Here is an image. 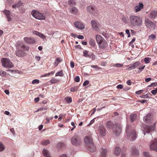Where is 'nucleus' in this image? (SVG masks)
<instances>
[{"label":"nucleus","instance_id":"1","mask_svg":"<svg viewBox=\"0 0 157 157\" xmlns=\"http://www.w3.org/2000/svg\"><path fill=\"white\" fill-rule=\"evenodd\" d=\"M106 126L108 129H113L114 132L116 136H118L121 131V127L120 124H115L111 121H107Z\"/></svg>","mask_w":157,"mask_h":157},{"label":"nucleus","instance_id":"2","mask_svg":"<svg viewBox=\"0 0 157 157\" xmlns=\"http://www.w3.org/2000/svg\"><path fill=\"white\" fill-rule=\"evenodd\" d=\"M129 21L130 25L134 27L141 26L143 24V20L140 17L132 15L129 17Z\"/></svg>","mask_w":157,"mask_h":157},{"label":"nucleus","instance_id":"3","mask_svg":"<svg viewBox=\"0 0 157 157\" xmlns=\"http://www.w3.org/2000/svg\"><path fill=\"white\" fill-rule=\"evenodd\" d=\"M84 141L88 150L90 151L94 152L96 151V147L93 143V139L90 134L84 138Z\"/></svg>","mask_w":157,"mask_h":157},{"label":"nucleus","instance_id":"4","mask_svg":"<svg viewBox=\"0 0 157 157\" xmlns=\"http://www.w3.org/2000/svg\"><path fill=\"white\" fill-rule=\"evenodd\" d=\"M18 50L16 52V55L19 57L25 56L26 54L25 51H27L29 49V47L25 46L23 43H20L17 46Z\"/></svg>","mask_w":157,"mask_h":157},{"label":"nucleus","instance_id":"5","mask_svg":"<svg viewBox=\"0 0 157 157\" xmlns=\"http://www.w3.org/2000/svg\"><path fill=\"white\" fill-rule=\"evenodd\" d=\"M126 134L129 140L131 141L134 140L136 138V133L135 130L132 129L130 126L127 125L126 128Z\"/></svg>","mask_w":157,"mask_h":157},{"label":"nucleus","instance_id":"6","mask_svg":"<svg viewBox=\"0 0 157 157\" xmlns=\"http://www.w3.org/2000/svg\"><path fill=\"white\" fill-rule=\"evenodd\" d=\"M96 40L99 48L104 49L108 46V44L105 39L99 35H95Z\"/></svg>","mask_w":157,"mask_h":157},{"label":"nucleus","instance_id":"7","mask_svg":"<svg viewBox=\"0 0 157 157\" xmlns=\"http://www.w3.org/2000/svg\"><path fill=\"white\" fill-rule=\"evenodd\" d=\"M71 141L72 144L75 146H78L82 144L81 138L78 135H75L71 138Z\"/></svg>","mask_w":157,"mask_h":157},{"label":"nucleus","instance_id":"8","mask_svg":"<svg viewBox=\"0 0 157 157\" xmlns=\"http://www.w3.org/2000/svg\"><path fill=\"white\" fill-rule=\"evenodd\" d=\"M156 123H155L153 125L151 126L144 125L142 127V129L144 132V134H145V133H149L154 131V129L155 127Z\"/></svg>","mask_w":157,"mask_h":157},{"label":"nucleus","instance_id":"9","mask_svg":"<svg viewBox=\"0 0 157 157\" xmlns=\"http://www.w3.org/2000/svg\"><path fill=\"white\" fill-rule=\"evenodd\" d=\"M2 63L3 66L6 68H11L13 66L12 63L7 58H3L2 59Z\"/></svg>","mask_w":157,"mask_h":157},{"label":"nucleus","instance_id":"10","mask_svg":"<svg viewBox=\"0 0 157 157\" xmlns=\"http://www.w3.org/2000/svg\"><path fill=\"white\" fill-rule=\"evenodd\" d=\"M32 15L35 18L40 20H44L45 17L42 13L36 10H33L32 12Z\"/></svg>","mask_w":157,"mask_h":157},{"label":"nucleus","instance_id":"11","mask_svg":"<svg viewBox=\"0 0 157 157\" xmlns=\"http://www.w3.org/2000/svg\"><path fill=\"white\" fill-rule=\"evenodd\" d=\"M145 25L148 28L151 29H155V24L151 21L148 18H146L145 20Z\"/></svg>","mask_w":157,"mask_h":157},{"label":"nucleus","instance_id":"12","mask_svg":"<svg viewBox=\"0 0 157 157\" xmlns=\"http://www.w3.org/2000/svg\"><path fill=\"white\" fill-rule=\"evenodd\" d=\"M150 149L157 152V139L151 140L150 144Z\"/></svg>","mask_w":157,"mask_h":157},{"label":"nucleus","instance_id":"13","mask_svg":"<svg viewBox=\"0 0 157 157\" xmlns=\"http://www.w3.org/2000/svg\"><path fill=\"white\" fill-rule=\"evenodd\" d=\"M87 11L90 13L95 15L97 13V9L94 6L90 5L87 7Z\"/></svg>","mask_w":157,"mask_h":157},{"label":"nucleus","instance_id":"14","mask_svg":"<svg viewBox=\"0 0 157 157\" xmlns=\"http://www.w3.org/2000/svg\"><path fill=\"white\" fill-rule=\"evenodd\" d=\"M145 122L148 124H150L153 120L152 115L150 113H148L144 118Z\"/></svg>","mask_w":157,"mask_h":157},{"label":"nucleus","instance_id":"15","mask_svg":"<svg viewBox=\"0 0 157 157\" xmlns=\"http://www.w3.org/2000/svg\"><path fill=\"white\" fill-rule=\"evenodd\" d=\"M92 28L95 30H98V29L99 24L98 21L95 20H92L91 21Z\"/></svg>","mask_w":157,"mask_h":157},{"label":"nucleus","instance_id":"16","mask_svg":"<svg viewBox=\"0 0 157 157\" xmlns=\"http://www.w3.org/2000/svg\"><path fill=\"white\" fill-rule=\"evenodd\" d=\"M24 40L25 42L27 44H31L35 42V40L33 38L25 37Z\"/></svg>","mask_w":157,"mask_h":157},{"label":"nucleus","instance_id":"17","mask_svg":"<svg viewBox=\"0 0 157 157\" xmlns=\"http://www.w3.org/2000/svg\"><path fill=\"white\" fill-rule=\"evenodd\" d=\"M140 63L139 62H136L131 66L127 68L126 69L128 70H130L132 69H134L139 66L140 65Z\"/></svg>","mask_w":157,"mask_h":157},{"label":"nucleus","instance_id":"18","mask_svg":"<svg viewBox=\"0 0 157 157\" xmlns=\"http://www.w3.org/2000/svg\"><path fill=\"white\" fill-rule=\"evenodd\" d=\"M83 56L85 57L93 58L94 57V55L93 53H89V52L85 50L83 51Z\"/></svg>","mask_w":157,"mask_h":157},{"label":"nucleus","instance_id":"19","mask_svg":"<svg viewBox=\"0 0 157 157\" xmlns=\"http://www.w3.org/2000/svg\"><path fill=\"white\" fill-rule=\"evenodd\" d=\"M3 13L6 15V16L8 19V21H10L12 20L11 18L10 17V11L7 10H5L3 11Z\"/></svg>","mask_w":157,"mask_h":157},{"label":"nucleus","instance_id":"20","mask_svg":"<svg viewBox=\"0 0 157 157\" xmlns=\"http://www.w3.org/2000/svg\"><path fill=\"white\" fill-rule=\"evenodd\" d=\"M144 8V5L142 2L139 3V5L135 7V10L136 12H137L140 11Z\"/></svg>","mask_w":157,"mask_h":157},{"label":"nucleus","instance_id":"21","mask_svg":"<svg viewBox=\"0 0 157 157\" xmlns=\"http://www.w3.org/2000/svg\"><path fill=\"white\" fill-rule=\"evenodd\" d=\"M75 26L78 29H83L84 28V26L83 24L80 22L76 21L74 23Z\"/></svg>","mask_w":157,"mask_h":157},{"label":"nucleus","instance_id":"22","mask_svg":"<svg viewBox=\"0 0 157 157\" xmlns=\"http://www.w3.org/2000/svg\"><path fill=\"white\" fill-rule=\"evenodd\" d=\"M108 152L107 149L102 148L100 151L101 157H106Z\"/></svg>","mask_w":157,"mask_h":157},{"label":"nucleus","instance_id":"23","mask_svg":"<svg viewBox=\"0 0 157 157\" xmlns=\"http://www.w3.org/2000/svg\"><path fill=\"white\" fill-rule=\"evenodd\" d=\"M33 34H35L43 39L46 38V36L42 33L38 31H34L33 32Z\"/></svg>","mask_w":157,"mask_h":157},{"label":"nucleus","instance_id":"24","mask_svg":"<svg viewBox=\"0 0 157 157\" xmlns=\"http://www.w3.org/2000/svg\"><path fill=\"white\" fill-rule=\"evenodd\" d=\"M121 19L125 24L128 23V18L127 15H122L121 16Z\"/></svg>","mask_w":157,"mask_h":157},{"label":"nucleus","instance_id":"25","mask_svg":"<svg viewBox=\"0 0 157 157\" xmlns=\"http://www.w3.org/2000/svg\"><path fill=\"white\" fill-rule=\"evenodd\" d=\"M99 130L100 134L102 136H104L106 134L105 130L104 127L102 126H100Z\"/></svg>","mask_w":157,"mask_h":157},{"label":"nucleus","instance_id":"26","mask_svg":"<svg viewBox=\"0 0 157 157\" xmlns=\"http://www.w3.org/2000/svg\"><path fill=\"white\" fill-rule=\"evenodd\" d=\"M121 152V149L118 147H115L114 151V154L116 155H120Z\"/></svg>","mask_w":157,"mask_h":157},{"label":"nucleus","instance_id":"27","mask_svg":"<svg viewBox=\"0 0 157 157\" xmlns=\"http://www.w3.org/2000/svg\"><path fill=\"white\" fill-rule=\"evenodd\" d=\"M70 11L72 14L75 15L77 14L78 12V9L75 7H73L71 8Z\"/></svg>","mask_w":157,"mask_h":157},{"label":"nucleus","instance_id":"28","mask_svg":"<svg viewBox=\"0 0 157 157\" xmlns=\"http://www.w3.org/2000/svg\"><path fill=\"white\" fill-rule=\"evenodd\" d=\"M43 154L44 156L46 157H51L49 151L45 148L43 149Z\"/></svg>","mask_w":157,"mask_h":157},{"label":"nucleus","instance_id":"29","mask_svg":"<svg viewBox=\"0 0 157 157\" xmlns=\"http://www.w3.org/2000/svg\"><path fill=\"white\" fill-rule=\"evenodd\" d=\"M150 16L151 18H155L157 17V10L156 11H152L150 14Z\"/></svg>","mask_w":157,"mask_h":157},{"label":"nucleus","instance_id":"30","mask_svg":"<svg viewBox=\"0 0 157 157\" xmlns=\"http://www.w3.org/2000/svg\"><path fill=\"white\" fill-rule=\"evenodd\" d=\"M62 61V59L60 57H57L55 61L54 65L55 67L57 66L59 63L61 62Z\"/></svg>","mask_w":157,"mask_h":157},{"label":"nucleus","instance_id":"31","mask_svg":"<svg viewBox=\"0 0 157 157\" xmlns=\"http://www.w3.org/2000/svg\"><path fill=\"white\" fill-rule=\"evenodd\" d=\"M131 151L133 155H137L138 153V151L135 147H132L131 149Z\"/></svg>","mask_w":157,"mask_h":157},{"label":"nucleus","instance_id":"32","mask_svg":"<svg viewBox=\"0 0 157 157\" xmlns=\"http://www.w3.org/2000/svg\"><path fill=\"white\" fill-rule=\"evenodd\" d=\"M22 3L21 1H19L17 3H16L12 6V7L13 8H18L19 6L21 5Z\"/></svg>","mask_w":157,"mask_h":157},{"label":"nucleus","instance_id":"33","mask_svg":"<svg viewBox=\"0 0 157 157\" xmlns=\"http://www.w3.org/2000/svg\"><path fill=\"white\" fill-rule=\"evenodd\" d=\"M136 117L137 115L136 114H133L131 115L130 116V119L131 122H132L134 121L136 119Z\"/></svg>","mask_w":157,"mask_h":157},{"label":"nucleus","instance_id":"34","mask_svg":"<svg viewBox=\"0 0 157 157\" xmlns=\"http://www.w3.org/2000/svg\"><path fill=\"white\" fill-rule=\"evenodd\" d=\"M59 81L56 78H54L51 79L50 81V82L51 84H55L58 82Z\"/></svg>","mask_w":157,"mask_h":157},{"label":"nucleus","instance_id":"35","mask_svg":"<svg viewBox=\"0 0 157 157\" xmlns=\"http://www.w3.org/2000/svg\"><path fill=\"white\" fill-rule=\"evenodd\" d=\"M68 3L70 6H74L76 5V2L74 0H69Z\"/></svg>","mask_w":157,"mask_h":157},{"label":"nucleus","instance_id":"36","mask_svg":"<svg viewBox=\"0 0 157 157\" xmlns=\"http://www.w3.org/2000/svg\"><path fill=\"white\" fill-rule=\"evenodd\" d=\"M50 143V142L48 140H44L41 142V143L42 145H46L49 144Z\"/></svg>","mask_w":157,"mask_h":157},{"label":"nucleus","instance_id":"37","mask_svg":"<svg viewBox=\"0 0 157 157\" xmlns=\"http://www.w3.org/2000/svg\"><path fill=\"white\" fill-rule=\"evenodd\" d=\"M89 43L90 45L92 47H94L96 44V43L94 40L93 39H90L89 41Z\"/></svg>","mask_w":157,"mask_h":157},{"label":"nucleus","instance_id":"38","mask_svg":"<svg viewBox=\"0 0 157 157\" xmlns=\"http://www.w3.org/2000/svg\"><path fill=\"white\" fill-rule=\"evenodd\" d=\"M56 76H59L61 77L63 76V71L62 70L60 71L59 72L56 73Z\"/></svg>","mask_w":157,"mask_h":157},{"label":"nucleus","instance_id":"39","mask_svg":"<svg viewBox=\"0 0 157 157\" xmlns=\"http://www.w3.org/2000/svg\"><path fill=\"white\" fill-rule=\"evenodd\" d=\"M65 100L68 103H71L72 101V98L70 97H66L65 98Z\"/></svg>","mask_w":157,"mask_h":157},{"label":"nucleus","instance_id":"40","mask_svg":"<svg viewBox=\"0 0 157 157\" xmlns=\"http://www.w3.org/2000/svg\"><path fill=\"white\" fill-rule=\"evenodd\" d=\"M145 67V65L141 67L140 66V67H139V68H138L139 70L137 71V72L138 73H140V72L144 69Z\"/></svg>","mask_w":157,"mask_h":157},{"label":"nucleus","instance_id":"41","mask_svg":"<svg viewBox=\"0 0 157 157\" xmlns=\"http://www.w3.org/2000/svg\"><path fill=\"white\" fill-rule=\"evenodd\" d=\"M151 59V58L150 57H146L144 59V61L145 63L146 64L150 62V60Z\"/></svg>","mask_w":157,"mask_h":157},{"label":"nucleus","instance_id":"42","mask_svg":"<svg viewBox=\"0 0 157 157\" xmlns=\"http://www.w3.org/2000/svg\"><path fill=\"white\" fill-rule=\"evenodd\" d=\"M78 88V87L77 86H74L73 87H71L70 89V91L71 92H74L77 90Z\"/></svg>","mask_w":157,"mask_h":157},{"label":"nucleus","instance_id":"43","mask_svg":"<svg viewBox=\"0 0 157 157\" xmlns=\"http://www.w3.org/2000/svg\"><path fill=\"white\" fill-rule=\"evenodd\" d=\"M5 149L4 145L0 142V151H3Z\"/></svg>","mask_w":157,"mask_h":157},{"label":"nucleus","instance_id":"44","mask_svg":"<svg viewBox=\"0 0 157 157\" xmlns=\"http://www.w3.org/2000/svg\"><path fill=\"white\" fill-rule=\"evenodd\" d=\"M144 157H151L149 154L147 152H144Z\"/></svg>","mask_w":157,"mask_h":157},{"label":"nucleus","instance_id":"45","mask_svg":"<svg viewBox=\"0 0 157 157\" xmlns=\"http://www.w3.org/2000/svg\"><path fill=\"white\" fill-rule=\"evenodd\" d=\"M6 73L4 71H0V75L2 76H5L6 75Z\"/></svg>","mask_w":157,"mask_h":157},{"label":"nucleus","instance_id":"46","mask_svg":"<svg viewBox=\"0 0 157 157\" xmlns=\"http://www.w3.org/2000/svg\"><path fill=\"white\" fill-rule=\"evenodd\" d=\"M113 66L114 67H121L123 66V65L121 64L117 63L114 64Z\"/></svg>","mask_w":157,"mask_h":157},{"label":"nucleus","instance_id":"47","mask_svg":"<svg viewBox=\"0 0 157 157\" xmlns=\"http://www.w3.org/2000/svg\"><path fill=\"white\" fill-rule=\"evenodd\" d=\"M39 82V80L37 79H35L33 81L32 83L33 84L35 83L38 84Z\"/></svg>","mask_w":157,"mask_h":157},{"label":"nucleus","instance_id":"48","mask_svg":"<svg viewBox=\"0 0 157 157\" xmlns=\"http://www.w3.org/2000/svg\"><path fill=\"white\" fill-rule=\"evenodd\" d=\"M74 80L77 82H78L80 80V78L78 76H77L74 78Z\"/></svg>","mask_w":157,"mask_h":157},{"label":"nucleus","instance_id":"49","mask_svg":"<svg viewBox=\"0 0 157 157\" xmlns=\"http://www.w3.org/2000/svg\"><path fill=\"white\" fill-rule=\"evenodd\" d=\"M140 97L142 98H149L148 94H147L146 95L140 96Z\"/></svg>","mask_w":157,"mask_h":157},{"label":"nucleus","instance_id":"50","mask_svg":"<svg viewBox=\"0 0 157 157\" xmlns=\"http://www.w3.org/2000/svg\"><path fill=\"white\" fill-rule=\"evenodd\" d=\"M156 38V36L154 35H151L149 36V38L151 39H154Z\"/></svg>","mask_w":157,"mask_h":157},{"label":"nucleus","instance_id":"51","mask_svg":"<svg viewBox=\"0 0 157 157\" xmlns=\"http://www.w3.org/2000/svg\"><path fill=\"white\" fill-rule=\"evenodd\" d=\"M89 81L88 80H86L85 81V82H84L83 85L84 86H86L88 85L89 84Z\"/></svg>","mask_w":157,"mask_h":157},{"label":"nucleus","instance_id":"52","mask_svg":"<svg viewBox=\"0 0 157 157\" xmlns=\"http://www.w3.org/2000/svg\"><path fill=\"white\" fill-rule=\"evenodd\" d=\"M123 86L122 84H119L117 86V88L119 89H122L123 88Z\"/></svg>","mask_w":157,"mask_h":157},{"label":"nucleus","instance_id":"53","mask_svg":"<svg viewBox=\"0 0 157 157\" xmlns=\"http://www.w3.org/2000/svg\"><path fill=\"white\" fill-rule=\"evenodd\" d=\"M143 91V90H140L136 92V94H140Z\"/></svg>","mask_w":157,"mask_h":157},{"label":"nucleus","instance_id":"54","mask_svg":"<svg viewBox=\"0 0 157 157\" xmlns=\"http://www.w3.org/2000/svg\"><path fill=\"white\" fill-rule=\"evenodd\" d=\"M64 146V144L61 143H59L58 144V147H62Z\"/></svg>","mask_w":157,"mask_h":157},{"label":"nucleus","instance_id":"55","mask_svg":"<svg viewBox=\"0 0 157 157\" xmlns=\"http://www.w3.org/2000/svg\"><path fill=\"white\" fill-rule=\"evenodd\" d=\"M126 33L128 35V37H129L130 36V34L129 30L128 29H126Z\"/></svg>","mask_w":157,"mask_h":157},{"label":"nucleus","instance_id":"56","mask_svg":"<svg viewBox=\"0 0 157 157\" xmlns=\"http://www.w3.org/2000/svg\"><path fill=\"white\" fill-rule=\"evenodd\" d=\"M126 83L128 85L130 86L131 85L132 82L130 80H128L127 81Z\"/></svg>","mask_w":157,"mask_h":157},{"label":"nucleus","instance_id":"57","mask_svg":"<svg viewBox=\"0 0 157 157\" xmlns=\"http://www.w3.org/2000/svg\"><path fill=\"white\" fill-rule=\"evenodd\" d=\"M77 38L79 39H84V37L82 35H79L78 36Z\"/></svg>","mask_w":157,"mask_h":157},{"label":"nucleus","instance_id":"58","mask_svg":"<svg viewBox=\"0 0 157 157\" xmlns=\"http://www.w3.org/2000/svg\"><path fill=\"white\" fill-rule=\"evenodd\" d=\"M40 111H43L44 110H45L47 109V108L46 107L43 108H40Z\"/></svg>","mask_w":157,"mask_h":157},{"label":"nucleus","instance_id":"59","mask_svg":"<svg viewBox=\"0 0 157 157\" xmlns=\"http://www.w3.org/2000/svg\"><path fill=\"white\" fill-rule=\"evenodd\" d=\"M70 66L71 67L73 68L75 66L74 63L73 62H71L70 63Z\"/></svg>","mask_w":157,"mask_h":157},{"label":"nucleus","instance_id":"60","mask_svg":"<svg viewBox=\"0 0 157 157\" xmlns=\"http://www.w3.org/2000/svg\"><path fill=\"white\" fill-rule=\"evenodd\" d=\"M151 78H147L145 79V81L146 82H148L151 80Z\"/></svg>","mask_w":157,"mask_h":157},{"label":"nucleus","instance_id":"61","mask_svg":"<svg viewBox=\"0 0 157 157\" xmlns=\"http://www.w3.org/2000/svg\"><path fill=\"white\" fill-rule=\"evenodd\" d=\"M151 93L154 95H155L156 93L157 92H156V91L155 90H151Z\"/></svg>","mask_w":157,"mask_h":157},{"label":"nucleus","instance_id":"62","mask_svg":"<svg viewBox=\"0 0 157 157\" xmlns=\"http://www.w3.org/2000/svg\"><path fill=\"white\" fill-rule=\"evenodd\" d=\"M157 85V83H153L151 84L150 86H148V87H151L152 86H155Z\"/></svg>","mask_w":157,"mask_h":157},{"label":"nucleus","instance_id":"63","mask_svg":"<svg viewBox=\"0 0 157 157\" xmlns=\"http://www.w3.org/2000/svg\"><path fill=\"white\" fill-rule=\"evenodd\" d=\"M135 40L136 39L135 38H133L132 40V41L130 42L129 44L131 45L135 41Z\"/></svg>","mask_w":157,"mask_h":157},{"label":"nucleus","instance_id":"64","mask_svg":"<svg viewBox=\"0 0 157 157\" xmlns=\"http://www.w3.org/2000/svg\"><path fill=\"white\" fill-rule=\"evenodd\" d=\"M39 101V98L37 97L35 98L34 101L36 103Z\"/></svg>","mask_w":157,"mask_h":157}]
</instances>
